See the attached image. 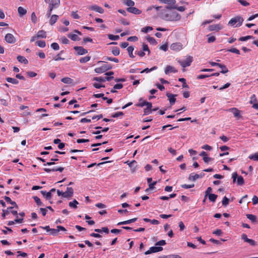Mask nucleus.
<instances>
[{
  "label": "nucleus",
  "mask_w": 258,
  "mask_h": 258,
  "mask_svg": "<svg viewBox=\"0 0 258 258\" xmlns=\"http://www.w3.org/2000/svg\"><path fill=\"white\" fill-rule=\"evenodd\" d=\"M177 70L173 67L170 66H168L165 70L166 74H169L170 73H176Z\"/></svg>",
  "instance_id": "nucleus-20"
},
{
  "label": "nucleus",
  "mask_w": 258,
  "mask_h": 258,
  "mask_svg": "<svg viewBox=\"0 0 258 258\" xmlns=\"http://www.w3.org/2000/svg\"><path fill=\"white\" fill-rule=\"evenodd\" d=\"M194 186H195L194 184H182L181 185V186L184 188H190L194 187Z\"/></svg>",
  "instance_id": "nucleus-60"
},
{
  "label": "nucleus",
  "mask_w": 258,
  "mask_h": 258,
  "mask_svg": "<svg viewBox=\"0 0 258 258\" xmlns=\"http://www.w3.org/2000/svg\"><path fill=\"white\" fill-rule=\"evenodd\" d=\"M112 53L114 55L116 56L119 54V49L117 47H115L112 50Z\"/></svg>",
  "instance_id": "nucleus-57"
},
{
  "label": "nucleus",
  "mask_w": 258,
  "mask_h": 258,
  "mask_svg": "<svg viewBox=\"0 0 258 258\" xmlns=\"http://www.w3.org/2000/svg\"><path fill=\"white\" fill-rule=\"evenodd\" d=\"M58 6H59L55 5V4L50 2L48 6V10L46 13V16L49 18L51 14L52 10L54 9L57 8Z\"/></svg>",
  "instance_id": "nucleus-9"
},
{
  "label": "nucleus",
  "mask_w": 258,
  "mask_h": 258,
  "mask_svg": "<svg viewBox=\"0 0 258 258\" xmlns=\"http://www.w3.org/2000/svg\"><path fill=\"white\" fill-rule=\"evenodd\" d=\"M241 237V239L243 240L244 242L249 243L251 246H255L257 244L256 242L254 240L248 238L247 235L245 233H243Z\"/></svg>",
  "instance_id": "nucleus-5"
},
{
  "label": "nucleus",
  "mask_w": 258,
  "mask_h": 258,
  "mask_svg": "<svg viewBox=\"0 0 258 258\" xmlns=\"http://www.w3.org/2000/svg\"><path fill=\"white\" fill-rule=\"evenodd\" d=\"M68 37L73 41H79L80 40V38L78 36V35L75 34H70L68 35Z\"/></svg>",
  "instance_id": "nucleus-35"
},
{
  "label": "nucleus",
  "mask_w": 258,
  "mask_h": 258,
  "mask_svg": "<svg viewBox=\"0 0 258 258\" xmlns=\"http://www.w3.org/2000/svg\"><path fill=\"white\" fill-rule=\"evenodd\" d=\"M162 3L168 5V6H174L176 4L175 0H159Z\"/></svg>",
  "instance_id": "nucleus-21"
},
{
  "label": "nucleus",
  "mask_w": 258,
  "mask_h": 258,
  "mask_svg": "<svg viewBox=\"0 0 258 258\" xmlns=\"http://www.w3.org/2000/svg\"><path fill=\"white\" fill-rule=\"evenodd\" d=\"M233 182H235L237 178V183L239 185H242L244 183V179L241 176H238L237 172H234L232 174Z\"/></svg>",
  "instance_id": "nucleus-3"
},
{
  "label": "nucleus",
  "mask_w": 258,
  "mask_h": 258,
  "mask_svg": "<svg viewBox=\"0 0 258 258\" xmlns=\"http://www.w3.org/2000/svg\"><path fill=\"white\" fill-rule=\"evenodd\" d=\"M142 49H143V51H148V54L150 53V50H149V48L148 47V46L147 44H145V43H143V47H142Z\"/></svg>",
  "instance_id": "nucleus-59"
},
{
  "label": "nucleus",
  "mask_w": 258,
  "mask_h": 258,
  "mask_svg": "<svg viewBox=\"0 0 258 258\" xmlns=\"http://www.w3.org/2000/svg\"><path fill=\"white\" fill-rule=\"evenodd\" d=\"M126 11L131 13L135 14V15H139L141 14L142 11L139 9L135 8V7H128L126 9Z\"/></svg>",
  "instance_id": "nucleus-12"
},
{
  "label": "nucleus",
  "mask_w": 258,
  "mask_h": 258,
  "mask_svg": "<svg viewBox=\"0 0 258 258\" xmlns=\"http://www.w3.org/2000/svg\"><path fill=\"white\" fill-rule=\"evenodd\" d=\"M153 30V28L150 26H147L145 28H143L142 30V32L144 33H147L148 31H151Z\"/></svg>",
  "instance_id": "nucleus-55"
},
{
  "label": "nucleus",
  "mask_w": 258,
  "mask_h": 258,
  "mask_svg": "<svg viewBox=\"0 0 258 258\" xmlns=\"http://www.w3.org/2000/svg\"><path fill=\"white\" fill-rule=\"evenodd\" d=\"M221 68L222 70L221 73L225 74L228 72V69L226 68V66H219Z\"/></svg>",
  "instance_id": "nucleus-63"
},
{
  "label": "nucleus",
  "mask_w": 258,
  "mask_h": 258,
  "mask_svg": "<svg viewBox=\"0 0 258 258\" xmlns=\"http://www.w3.org/2000/svg\"><path fill=\"white\" fill-rule=\"evenodd\" d=\"M166 244V241L165 240H160L158 242H157L156 243H155V245L156 246H157V245H164Z\"/></svg>",
  "instance_id": "nucleus-62"
},
{
  "label": "nucleus",
  "mask_w": 258,
  "mask_h": 258,
  "mask_svg": "<svg viewBox=\"0 0 258 258\" xmlns=\"http://www.w3.org/2000/svg\"><path fill=\"white\" fill-rule=\"evenodd\" d=\"M229 199L226 196L224 197L222 201V205L224 207L227 206L229 204Z\"/></svg>",
  "instance_id": "nucleus-41"
},
{
  "label": "nucleus",
  "mask_w": 258,
  "mask_h": 258,
  "mask_svg": "<svg viewBox=\"0 0 258 258\" xmlns=\"http://www.w3.org/2000/svg\"><path fill=\"white\" fill-rule=\"evenodd\" d=\"M123 4L129 7H133L135 5V2L132 0H125Z\"/></svg>",
  "instance_id": "nucleus-34"
},
{
  "label": "nucleus",
  "mask_w": 258,
  "mask_h": 258,
  "mask_svg": "<svg viewBox=\"0 0 258 258\" xmlns=\"http://www.w3.org/2000/svg\"><path fill=\"white\" fill-rule=\"evenodd\" d=\"M36 43L37 44V45L40 47H44L46 45L45 42L43 40L37 41Z\"/></svg>",
  "instance_id": "nucleus-45"
},
{
  "label": "nucleus",
  "mask_w": 258,
  "mask_h": 258,
  "mask_svg": "<svg viewBox=\"0 0 258 258\" xmlns=\"http://www.w3.org/2000/svg\"><path fill=\"white\" fill-rule=\"evenodd\" d=\"M46 32L43 30H39L37 34V38H46Z\"/></svg>",
  "instance_id": "nucleus-28"
},
{
  "label": "nucleus",
  "mask_w": 258,
  "mask_h": 258,
  "mask_svg": "<svg viewBox=\"0 0 258 258\" xmlns=\"http://www.w3.org/2000/svg\"><path fill=\"white\" fill-rule=\"evenodd\" d=\"M90 59V57L89 56H86L84 57H82L80 59V63H85L86 62H87L88 61H89Z\"/></svg>",
  "instance_id": "nucleus-43"
},
{
  "label": "nucleus",
  "mask_w": 258,
  "mask_h": 258,
  "mask_svg": "<svg viewBox=\"0 0 258 258\" xmlns=\"http://www.w3.org/2000/svg\"><path fill=\"white\" fill-rule=\"evenodd\" d=\"M243 21V19L242 17L240 16H237L231 19L229 21L228 24L231 25V26H233L237 23V24L236 25V27H239L242 24Z\"/></svg>",
  "instance_id": "nucleus-2"
},
{
  "label": "nucleus",
  "mask_w": 258,
  "mask_h": 258,
  "mask_svg": "<svg viewBox=\"0 0 258 258\" xmlns=\"http://www.w3.org/2000/svg\"><path fill=\"white\" fill-rule=\"evenodd\" d=\"M198 178V174L191 173L189 174L188 179L190 181H195Z\"/></svg>",
  "instance_id": "nucleus-32"
},
{
  "label": "nucleus",
  "mask_w": 258,
  "mask_h": 258,
  "mask_svg": "<svg viewBox=\"0 0 258 258\" xmlns=\"http://www.w3.org/2000/svg\"><path fill=\"white\" fill-rule=\"evenodd\" d=\"M163 250V247L161 246H152L150 249L145 252L146 255L152 253L161 251Z\"/></svg>",
  "instance_id": "nucleus-4"
},
{
  "label": "nucleus",
  "mask_w": 258,
  "mask_h": 258,
  "mask_svg": "<svg viewBox=\"0 0 258 258\" xmlns=\"http://www.w3.org/2000/svg\"><path fill=\"white\" fill-rule=\"evenodd\" d=\"M112 68L110 66H102L100 67L96 68L95 72L98 74H101L106 72L107 71L111 69Z\"/></svg>",
  "instance_id": "nucleus-6"
},
{
  "label": "nucleus",
  "mask_w": 258,
  "mask_h": 258,
  "mask_svg": "<svg viewBox=\"0 0 258 258\" xmlns=\"http://www.w3.org/2000/svg\"><path fill=\"white\" fill-rule=\"evenodd\" d=\"M136 105L137 106H139V107H143L146 105V106H147V108H148L150 109H152V103L148 102V101H145L144 103H140L136 104Z\"/></svg>",
  "instance_id": "nucleus-16"
},
{
  "label": "nucleus",
  "mask_w": 258,
  "mask_h": 258,
  "mask_svg": "<svg viewBox=\"0 0 258 258\" xmlns=\"http://www.w3.org/2000/svg\"><path fill=\"white\" fill-rule=\"evenodd\" d=\"M207 36L208 38V43H212L215 41L216 38L214 36H210V35H208Z\"/></svg>",
  "instance_id": "nucleus-50"
},
{
  "label": "nucleus",
  "mask_w": 258,
  "mask_h": 258,
  "mask_svg": "<svg viewBox=\"0 0 258 258\" xmlns=\"http://www.w3.org/2000/svg\"><path fill=\"white\" fill-rule=\"evenodd\" d=\"M89 9L93 11H95L98 13H99L100 14H103L104 13V10L102 8L97 6V5H93L91 6H90L88 8Z\"/></svg>",
  "instance_id": "nucleus-10"
},
{
  "label": "nucleus",
  "mask_w": 258,
  "mask_h": 258,
  "mask_svg": "<svg viewBox=\"0 0 258 258\" xmlns=\"http://www.w3.org/2000/svg\"><path fill=\"white\" fill-rule=\"evenodd\" d=\"M254 37L252 36L248 35L245 37H241L239 38V40L241 41H246L250 39H254Z\"/></svg>",
  "instance_id": "nucleus-42"
},
{
  "label": "nucleus",
  "mask_w": 258,
  "mask_h": 258,
  "mask_svg": "<svg viewBox=\"0 0 258 258\" xmlns=\"http://www.w3.org/2000/svg\"><path fill=\"white\" fill-rule=\"evenodd\" d=\"M51 47L53 49L55 50H57L59 49V45L57 43L53 42L51 44Z\"/></svg>",
  "instance_id": "nucleus-54"
},
{
  "label": "nucleus",
  "mask_w": 258,
  "mask_h": 258,
  "mask_svg": "<svg viewBox=\"0 0 258 258\" xmlns=\"http://www.w3.org/2000/svg\"><path fill=\"white\" fill-rule=\"evenodd\" d=\"M137 218H134L126 221L120 222L117 223V225H126L136 222L137 220Z\"/></svg>",
  "instance_id": "nucleus-17"
},
{
  "label": "nucleus",
  "mask_w": 258,
  "mask_h": 258,
  "mask_svg": "<svg viewBox=\"0 0 258 258\" xmlns=\"http://www.w3.org/2000/svg\"><path fill=\"white\" fill-rule=\"evenodd\" d=\"M178 81L182 83L183 88H188V86L186 83V80L184 78H179Z\"/></svg>",
  "instance_id": "nucleus-47"
},
{
  "label": "nucleus",
  "mask_w": 258,
  "mask_h": 258,
  "mask_svg": "<svg viewBox=\"0 0 258 258\" xmlns=\"http://www.w3.org/2000/svg\"><path fill=\"white\" fill-rule=\"evenodd\" d=\"M157 69V67L156 66H154V67L150 69H149L148 68H146V69H144V70H143L142 71H141V73H147L150 72L152 71L155 70Z\"/></svg>",
  "instance_id": "nucleus-44"
},
{
  "label": "nucleus",
  "mask_w": 258,
  "mask_h": 258,
  "mask_svg": "<svg viewBox=\"0 0 258 258\" xmlns=\"http://www.w3.org/2000/svg\"><path fill=\"white\" fill-rule=\"evenodd\" d=\"M6 80L7 82L11 83L13 84H17L19 83V81L17 79L10 77L7 78Z\"/></svg>",
  "instance_id": "nucleus-37"
},
{
  "label": "nucleus",
  "mask_w": 258,
  "mask_h": 258,
  "mask_svg": "<svg viewBox=\"0 0 258 258\" xmlns=\"http://www.w3.org/2000/svg\"><path fill=\"white\" fill-rule=\"evenodd\" d=\"M146 39L148 40V41L152 44L155 45L157 43L156 40L153 37L148 36L146 38Z\"/></svg>",
  "instance_id": "nucleus-38"
},
{
  "label": "nucleus",
  "mask_w": 258,
  "mask_h": 258,
  "mask_svg": "<svg viewBox=\"0 0 258 258\" xmlns=\"http://www.w3.org/2000/svg\"><path fill=\"white\" fill-rule=\"evenodd\" d=\"M166 96L168 98L170 104L171 105H173L175 103V101H176V98H175V96L176 95L170 94L169 93H166Z\"/></svg>",
  "instance_id": "nucleus-15"
},
{
  "label": "nucleus",
  "mask_w": 258,
  "mask_h": 258,
  "mask_svg": "<svg viewBox=\"0 0 258 258\" xmlns=\"http://www.w3.org/2000/svg\"><path fill=\"white\" fill-rule=\"evenodd\" d=\"M5 40L7 42L11 44L14 43L16 42V38L11 33H8L6 35Z\"/></svg>",
  "instance_id": "nucleus-8"
},
{
  "label": "nucleus",
  "mask_w": 258,
  "mask_h": 258,
  "mask_svg": "<svg viewBox=\"0 0 258 258\" xmlns=\"http://www.w3.org/2000/svg\"><path fill=\"white\" fill-rule=\"evenodd\" d=\"M61 81L62 82H63V83L69 84L73 83V80L70 78H68V77H65V78H62L61 79Z\"/></svg>",
  "instance_id": "nucleus-31"
},
{
  "label": "nucleus",
  "mask_w": 258,
  "mask_h": 258,
  "mask_svg": "<svg viewBox=\"0 0 258 258\" xmlns=\"http://www.w3.org/2000/svg\"><path fill=\"white\" fill-rule=\"evenodd\" d=\"M50 232L51 235H56L58 232V230L57 228L56 229H51Z\"/></svg>",
  "instance_id": "nucleus-64"
},
{
  "label": "nucleus",
  "mask_w": 258,
  "mask_h": 258,
  "mask_svg": "<svg viewBox=\"0 0 258 258\" xmlns=\"http://www.w3.org/2000/svg\"><path fill=\"white\" fill-rule=\"evenodd\" d=\"M79 204L78 202L76 200H74L72 202H70L69 204V205L70 207L77 209V205Z\"/></svg>",
  "instance_id": "nucleus-30"
},
{
  "label": "nucleus",
  "mask_w": 258,
  "mask_h": 258,
  "mask_svg": "<svg viewBox=\"0 0 258 258\" xmlns=\"http://www.w3.org/2000/svg\"><path fill=\"white\" fill-rule=\"evenodd\" d=\"M229 111H231L233 113L234 116L237 118H240L241 117V115L240 114L239 110L236 108H232L229 109Z\"/></svg>",
  "instance_id": "nucleus-13"
},
{
  "label": "nucleus",
  "mask_w": 258,
  "mask_h": 258,
  "mask_svg": "<svg viewBox=\"0 0 258 258\" xmlns=\"http://www.w3.org/2000/svg\"><path fill=\"white\" fill-rule=\"evenodd\" d=\"M160 18L167 21H177L180 20L181 16L176 11L165 9L160 12Z\"/></svg>",
  "instance_id": "nucleus-1"
},
{
  "label": "nucleus",
  "mask_w": 258,
  "mask_h": 258,
  "mask_svg": "<svg viewBox=\"0 0 258 258\" xmlns=\"http://www.w3.org/2000/svg\"><path fill=\"white\" fill-rule=\"evenodd\" d=\"M158 258H181V257L178 254H169L167 255H163L158 257Z\"/></svg>",
  "instance_id": "nucleus-29"
},
{
  "label": "nucleus",
  "mask_w": 258,
  "mask_h": 258,
  "mask_svg": "<svg viewBox=\"0 0 258 258\" xmlns=\"http://www.w3.org/2000/svg\"><path fill=\"white\" fill-rule=\"evenodd\" d=\"M238 2L243 6H248L249 3L244 0H238Z\"/></svg>",
  "instance_id": "nucleus-61"
},
{
  "label": "nucleus",
  "mask_w": 258,
  "mask_h": 258,
  "mask_svg": "<svg viewBox=\"0 0 258 258\" xmlns=\"http://www.w3.org/2000/svg\"><path fill=\"white\" fill-rule=\"evenodd\" d=\"M18 14L20 17H22L27 13V10L22 7H19L18 9Z\"/></svg>",
  "instance_id": "nucleus-24"
},
{
  "label": "nucleus",
  "mask_w": 258,
  "mask_h": 258,
  "mask_svg": "<svg viewBox=\"0 0 258 258\" xmlns=\"http://www.w3.org/2000/svg\"><path fill=\"white\" fill-rule=\"evenodd\" d=\"M248 158L254 161H258V153L251 154L248 156Z\"/></svg>",
  "instance_id": "nucleus-40"
},
{
  "label": "nucleus",
  "mask_w": 258,
  "mask_h": 258,
  "mask_svg": "<svg viewBox=\"0 0 258 258\" xmlns=\"http://www.w3.org/2000/svg\"><path fill=\"white\" fill-rule=\"evenodd\" d=\"M31 21L33 23L35 24L37 22V18L34 12L31 14Z\"/></svg>",
  "instance_id": "nucleus-49"
},
{
  "label": "nucleus",
  "mask_w": 258,
  "mask_h": 258,
  "mask_svg": "<svg viewBox=\"0 0 258 258\" xmlns=\"http://www.w3.org/2000/svg\"><path fill=\"white\" fill-rule=\"evenodd\" d=\"M93 80L94 81H96L99 82H105L104 77H94L93 79Z\"/></svg>",
  "instance_id": "nucleus-46"
},
{
  "label": "nucleus",
  "mask_w": 258,
  "mask_h": 258,
  "mask_svg": "<svg viewBox=\"0 0 258 258\" xmlns=\"http://www.w3.org/2000/svg\"><path fill=\"white\" fill-rule=\"evenodd\" d=\"M166 8L169 10L176 9L180 12H183L185 10V7L183 6L178 7L176 4L174 6H166Z\"/></svg>",
  "instance_id": "nucleus-14"
},
{
  "label": "nucleus",
  "mask_w": 258,
  "mask_h": 258,
  "mask_svg": "<svg viewBox=\"0 0 258 258\" xmlns=\"http://www.w3.org/2000/svg\"><path fill=\"white\" fill-rule=\"evenodd\" d=\"M134 47H133L132 46L128 47L127 48V50L128 52L129 56H130V57H131L132 58L135 57V56L133 54V51L134 50Z\"/></svg>",
  "instance_id": "nucleus-39"
},
{
  "label": "nucleus",
  "mask_w": 258,
  "mask_h": 258,
  "mask_svg": "<svg viewBox=\"0 0 258 258\" xmlns=\"http://www.w3.org/2000/svg\"><path fill=\"white\" fill-rule=\"evenodd\" d=\"M34 201L37 204L38 206H44L43 204L41 202L40 199L37 196H34L33 197Z\"/></svg>",
  "instance_id": "nucleus-36"
},
{
  "label": "nucleus",
  "mask_w": 258,
  "mask_h": 258,
  "mask_svg": "<svg viewBox=\"0 0 258 258\" xmlns=\"http://www.w3.org/2000/svg\"><path fill=\"white\" fill-rule=\"evenodd\" d=\"M102 60L98 61L97 62L98 63L100 62L107 63L108 60L114 61L115 63H118L119 62L118 59L116 58L108 57V56H104Z\"/></svg>",
  "instance_id": "nucleus-7"
},
{
  "label": "nucleus",
  "mask_w": 258,
  "mask_h": 258,
  "mask_svg": "<svg viewBox=\"0 0 258 258\" xmlns=\"http://www.w3.org/2000/svg\"><path fill=\"white\" fill-rule=\"evenodd\" d=\"M108 37L109 39L112 40H116L119 38V37L118 35H113L112 34H109L108 35Z\"/></svg>",
  "instance_id": "nucleus-48"
},
{
  "label": "nucleus",
  "mask_w": 258,
  "mask_h": 258,
  "mask_svg": "<svg viewBox=\"0 0 258 258\" xmlns=\"http://www.w3.org/2000/svg\"><path fill=\"white\" fill-rule=\"evenodd\" d=\"M67 191L69 192V196H73L74 194V190L72 187H68L67 188Z\"/></svg>",
  "instance_id": "nucleus-58"
},
{
  "label": "nucleus",
  "mask_w": 258,
  "mask_h": 258,
  "mask_svg": "<svg viewBox=\"0 0 258 258\" xmlns=\"http://www.w3.org/2000/svg\"><path fill=\"white\" fill-rule=\"evenodd\" d=\"M40 192L45 197L46 200H50L51 198L52 195L50 192H46V191L41 190Z\"/></svg>",
  "instance_id": "nucleus-27"
},
{
  "label": "nucleus",
  "mask_w": 258,
  "mask_h": 258,
  "mask_svg": "<svg viewBox=\"0 0 258 258\" xmlns=\"http://www.w3.org/2000/svg\"><path fill=\"white\" fill-rule=\"evenodd\" d=\"M228 51L229 52H232V53H235L237 54H240L239 50L236 48H230V49H228Z\"/></svg>",
  "instance_id": "nucleus-51"
},
{
  "label": "nucleus",
  "mask_w": 258,
  "mask_h": 258,
  "mask_svg": "<svg viewBox=\"0 0 258 258\" xmlns=\"http://www.w3.org/2000/svg\"><path fill=\"white\" fill-rule=\"evenodd\" d=\"M221 29L219 24L211 25L209 26V30L210 31L217 30L219 31Z\"/></svg>",
  "instance_id": "nucleus-25"
},
{
  "label": "nucleus",
  "mask_w": 258,
  "mask_h": 258,
  "mask_svg": "<svg viewBox=\"0 0 258 258\" xmlns=\"http://www.w3.org/2000/svg\"><path fill=\"white\" fill-rule=\"evenodd\" d=\"M257 101V99L254 94H253L251 97H250V100L249 101V103L250 104H253L254 102L256 103Z\"/></svg>",
  "instance_id": "nucleus-52"
},
{
  "label": "nucleus",
  "mask_w": 258,
  "mask_h": 258,
  "mask_svg": "<svg viewBox=\"0 0 258 258\" xmlns=\"http://www.w3.org/2000/svg\"><path fill=\"white\" fill-rule=\"evenodd\" d=\"M18 61L21 63L26 64L28 63V60L24 57L21 55H18L17 57Z\"/></svg>",
  "instance_id": "nucleus-22"
},
{
  "label": "nucleus",
  "mask_w": 258,
  "mask_h": 258,
  "mask_svg": "<svg viewBox=\"0 0 258 258\" xmlns=\"http://www.w3.org/2000/svg\"><path fill=\"white\" fill-rule=\"evenodd\" d=\"M208 196L209 200L212 202H215L217 198V195L214 194H209Z\"/></svg>",
  "instance_id": "nucleus-33"
},
{
  "label": "nucleus",
  "mask_w": 258,
  "mask_h": 258,
  "mask_svg": "<svg viewBox=\"0 0 258 258\" xmlns=\"http://www.w3.org/2000/svg\"><path fill=\"white\" fill-rule=\"evenodd\" d=\"M180 47V45L179 43H172L170 46V47L172 49H178L179 47Z\"/></svg>",
  "instance_id": "nucleus-56"
},
{
  "label": "nucleus",
  "mask_w": 258,
  "mask_h": 258,
  "mask_svg": "<svg viewBox=\"0 0 258 258\" xmlns=\"http://www.w3.org/2000/svg\"><path fill=\"white\" fill-rule=\"evenodd\" d=\"M74 48L77 51L79 55H83L88 52L87 49L81 46H75Z\"/></svg>",
  "instance_id": "nucleus-11"
},
{
  "label": "nucleus",
  "mask_w": 258,
  "mask_h": 258,
  "mask_svg": "<svg viewBox=\"0 0 258 258\" xmlns=\"http://www.w3.org/2000/svg\"><path fill=\"white\" fill-rule=\"evenodd\" d=\"M219 75V73H213L210 75H200L197 76V79H205L206 78L209 77L210 76H218Z\"/></svg>",
  "instance_id": "nucleus-18"
},
{
  "label": "nucleus",
  "mask_w": 258,
  "mask_h": 258,
  "mask_svg": "<svg viewBox=\"0 0 258 258\" xmlns=\"http://www.w3.org/2000/svg\"><path fill=\"white\" fill-rule=\"evenodd\" d=\"M124 115V113L123 112H117L115 113L114 114H112L111 116L112 117H118L120 116H123Z\"/></svg>",
  "instance_id": "nucleus-53"
},
{
  "label": "nucleus",
  "mask_w": 258,
  "mask_h": 258,
  "mask_svg": "<svg viewBox=\"0 0 258 258\" xmlns=\"http://www.w3.org/2000/svg\"><path fill=\"white\" fill-rule=\"evenodd\" d=\"M49 17H50L49 20V24L50 25H53L57 21L58 18V16L56 15H52L51 16L50 15Z\"/></svg>",
  "instance_id": "nucleus-19"
},
{
  "label": "nucleus",
  "mask_w": 258,
  "mask_h": 258,
  "mask_svg": "<svg viewBox=\"0 0 258 258\" xmlns=\"http://www.w3.org/2000/svg\"><path fill=\"white\" fill-rule=\"evenodd\" d=\"M192 61V57L191 56H188L187 58L184 60L182 62H181V64H190V63ZM180 63V62H179Z\"/></svg>",
  "instance_id": "nucleus-26"
},
{
  "label": "nucleus",
  "mask_w": 258,
  "mask_h": 258,
  "mask_svg": "<svg viewBox=\"0 0 258 258\" xmlns=\"http://www.w3.org/2000/svg\"><path fill=\"white\" fill-rule=\"evenodd\" d=\"M246 216L247 219L251 221V222L253 223H257V219L256 216L252 214H248L246 215Z\"/></svg>",
  "instance_id": "nucleus-23"
}]
</instances>
